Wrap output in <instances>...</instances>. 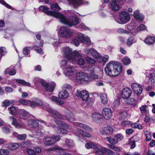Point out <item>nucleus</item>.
Segmentation results:
<instances>
[{
    "label": "nucleus",
    "mask_w": 155,
    "mask_h": 155,
    "mask_svg": "<svg viewBox=\"0 0 155 155\" xmlns=\"http://www.w3.org/2000/svg\"><path fill=\"white\" fill-rule=\"evenodd\" d=\"M39 9L48 15L58 19L61 23L69 27L75 26L79 23V19L76 16H71L69 18H67L60 13L49 10L48 8L42 5L40 6Z\"/></svg>",
    "instance_id": "f257e3e1"
},
{
    "label": "nucleus",
    "mask_w": 155,
    "mask_h": 155,
    "mask_svg": "<svg viewBox=\"0 0 155 155\" xmlns=\"http://www.w3.org/2000/svg\"><path fill=\"white\" fill-rule=\"evenodd\" d=\"M122 70V66L119 62L113 61L109 62L104 68L105 73L110 77L117 76Z\"/></svg>",
    "instance_id": "f03ea898"
},
{
    "label": "nucleus",
    "mask_w": 155,
    "mask_h": 155,
    "mask_svg": "<svg viewBox=\"0 0 155 155\" xmlns=\"http://www.w3.org/2000/svg\"><path fill=\"white\" fill-rule=\"evenodd\" d=\"M38 121L41 123H43L48 127H53L55 128V130L57 131L58 133L60 134H66L68 133V131L66 129L68 128V125L67 124L60 120H55V122L61 127V128H59L58 126L55 127V126H53L51 123H47L46 122L43 120H38Z\"/></svg>",
    "instance_id": "7ed1b4c3"
},
{
    "label": "nucleus",
    "mask_w": 155,
    "mask_h": 155,
    "mask_svg": "<svg viewBox=\"0 0 155 155\" xmlns=\"http://www.w3.org/2000/svg\"><path fill=\"white\" fill-rule=\"evenodd\" d=\"M66 118L70 122L73 123L74 126H77L88 131L91 132L92 131V128L86 124L79 122H74L75 120L74 115L72 113H70L69 115H67Z\"/></svg>",
    "instance_id": "20e7f679"
},
{
    "label": "nucleus",
    "mask_w": 155,
    "mask_h": 155,
    "mask_svg": "<svg viewBox=\"0 0 155 155\" xmlns=\"http://www.w3.org/2000/svg\"><path fill=\"white\" fill-rule=\"evenodd\" d=\"M96 145L97 148H94V151L97 155H103L102 151H104L105 154L107 155H120L118 153L114 152L110 150L103 147L99 144H96Z\"/></svg>",
    "instance_id": "39448f33"
},
{
    "label": "nucleus",
    "mask_w": 155,
    "mask_h": 155,
    "mask_svg": "<svg viewBox=\"0 0 155 155\" xmlns=\"http://www.w3.org/2000/svg\"><path fill=\"white\" fill-rule=\"evenodd\" d=\"M59 33L62 37L69 38L72 36L74 31L66 26H62L60 29Z\"/></svg>",
    "instance_id": "423d86ee"
},
{
    "label": "nucleus",
    "mask_w": 155,
    "mask_h": 155,
    "mask_svg": "<svg viewBox=\"0 0 155 155\" xmlns=\"http://www.w3.org/2000/svg\"><path fill=\"white\" fill-rule=\"evenodd\" d=\"M74 58L71 59V62L75 64L77 63L80 65H83L85 63V60L82 57V55L79 51L77 50L74 51L73 53Z\"/></svg>",
    "instance_id": "0eeeda50"
},
{
    "label": "nucleus",
    "mask_w": 155,
    "mask_h": 155,
    "mask_svg": "<svg viewBox=\"0 0 155 155\" xmlns=\"http://www.w3.org/2000/svg\"><path fill=\"white\" fill-rule=\"evenodd\" d=\"M76 80L79 83L85 84L89 81V78L85 72H79L77 74Z\"/></svg>",
    "instance_id": "6e6552de"
},
{
    "label": "nucleus",
    "mask_w": 155,
    "mask_h": 155,
    "mask_svg": "<svg viewBox=\"0 0 155 155\" xmlns=\"http://www.w3.org/2000/svg\"><path fill=\"white\" fill-rule=\"evenodd\" d=\"M120 20L121 22L116 21L119 24H125L128 22L130 19L129 15L126 11L122 12L120 15Z\"/></svg>",
    "instance_id": "1a4fd4ad"
},
{
    "label": "nucleus",
    "mask_w": 155,
    "mask_h": 155,
    "mask_svg": "<svg viewBox=\"0 0 155 155\" xmlns=\"http://www.w3.org/2000/svg\"><path fill=\"white\" fill-rule=\"evenodd\" d=\"M75 95L77 97L81 98L83 101H88L89 97L88 92L86 90H83L81 91L77 90Z\"/></svg>",
    "instance_id": "9d476101"
},
{
    "label": "nucleus",
    "mask_w": 155,
    "mask_h": 155,
    "mask_svg": "<svg viewBox=\"0 0 155 155\" xmlns=\"http://www.w3.org/2000/svg\"><path fill=\"white\" fill-rule=\"evenodd\" d=\"M62 52L64 56L67 58L71 62V59L74 57L73 55L74 51L72 52V50L71 48L68 47H66L63 49Z\"/></svg>",
    "instance_id": "9b49d317"
},
{
    "label": "nucleus",
    "mask_w": 155,
    "mask_h": 155,
    "mask_svg": "<svg viewBox=\"0 0 155 155\" xmlns=\"http://www.w3.org/2000/svg\"><path fill=\"white\" fill-rule=\"evenodd\" d=\"M49 113L51 114V115L55 119L61 120L62 119V115L58 111L52 110L50 107H46L45 109Z\"/></svg>",
    "instance_id": "f8f14e48"
},
{
    "label": "nucleus",
    "mask_w": 155,
    "mask_h": 155,
    "mask_svg": "<svg viewBox=\"0 0 155 155\" xmlns=\"http://www.w3.org/2000/svg\"><path fill=\"white\" fill-rule=\"evenodd\" d=\"M102 114L103 117L106 120L110 119L112 116V110L108 107L104 108L102 110Z\"/></svg>",
    "instance_id": "ddd939ff"
},
{
    "label": "nucleus",
    "mask_w": 155,
    "mask_h": 155,
    "mask_svg": "<svg viewBox=\"0 0 155 155\" xmlns=\"http://www.w3.org/2000/svg\"><path fill=\"white\" fill-rule=\"evenodd\" d=\"M113 128L109 126L104 127L101 128L100 130L101 134L105 135H109L113 133Z\"/></svg>",
    "instance_id": "4468645a"
},
{
    "label": "nucleus",
    "mask_w": 155,
    "mask_h": 155,
    "mask_svg": "<svg viewBox=\"0 0 155 155\" xmlns=\"http://www.w3.org/2000/svg\"><path fill=\"white\" fill-rule=\"evenodd\" d=\"M131 93V91L128 88H124L121 92V97L124 99H127L130 96Z\"/></svg>",
    "instance_id": "2eb2a0df"
},
{
    "label": "nucleus",
    "mask_w": 155,
    "mask_h": 155,
    "mask_svg": "<svg viewBox=\"0 0 155 155\" xmlns=\"http://www.w3.org/2000/svg\"><path fill=\"white\" fill-rule=\"evenodd\" d=\"M85 52L86 54L89 55H91L96 58H100L101 56L96 51L93 49H86Z\"/></svg>",
    "instance_id": "dca6fc26"
},
{
    "label": "nucleus",
    "mask_w": 155,
    "mask_h": 155,
    "mask_svg": "<svg viewBox=\"0 0 155 155\" xmlns=\"http://www.w3.org/2000/svg\"><path fill=\"white\" fill-rule=\"evenodd\" d=\"M69 2L70 5L73 6L74 8L77 7L82 4H87L88 2H83L82 0H69Z\"/></svg>",
    "instance_id": "f3484780"
},
{
    "label": "nucleus",
    "mask_w": 155,
    "mask_h": 155,
    "mask_svg": "<svg viewBox=\"0 0 155 155\" xmlns=\"http://www.w3.org/2000/svg\"><path fill=\"white\" fill-rule=\"evenodd\" d=\"M63 69L64 72L65 74L67 76H68L72 73L75 70L74 67L73 66L68 65L64 67Z\"/></svg>",
    "instance_id": "a211bd4d"
},
{
    "label": "nucleus",
    "mask_w": 155,
    "mask_h": 155,
    "mask_svg": "<svg viewBox=\"0 0 155 155\" xmlns=\"http://www.w3.org/2000/svg\"><path fill=\"white\" fill-rule=\"evenodd\" d=\"M88 74L89 80V79L91 80H96L100 79V77L95 74L93 69H89Z\"/></svg>",
    "instance_id": "6ab92c4d"
},
{
    "label": "nucleus",
    "mask_w": 155,
    "mask_h": 155,
    "mask_svg": "<svg viewBox=\"0 0 155 155\" xmlns=\"http://www.w3.org/2000/svg\"><path fill=\"white\" fill-rule=\"evenodd\" d=\"M43 143L47 146H50L54 144V142L53 138L51 137H45L43 140Z\"/></svg>",
    "instance_id": "aec40b11"
},
{
    "label": "nucleus",
    "mask_w": 155,
    "mask_h": 155,
    "mask_svg": "<svg viewBox=\"0 0 155 155\" xmlns=\"http://www.w3.org/2000/svg\"><path fill=\"white\" fill-rule=\"evenodd\" d=\"M30 106L32 108H35L38 106H42L43 103L40 99H37L34 101H29Z\"/></svg>",
    "instance_id": "412c9836"
},
{
    "label": "nucleus",
    "mask_w": 155,
    "mask_h": 155,
    "mask_svg": "<svg viewBox=\"0 0 155 155\" xmlns=\"http://www.w3.org/2000/svg\"><path fill=\"white\" fill-rule=\"evenodd\" d=\"M55 86V84L54 82H52L50 84H48L46 82V84L43 86L47 91L50 92L54 90Z\"/></svg>",
    "instance_id": "4be33fe9"
},
{
    "label": "nucleus",
    "mask_w": 155,
    "mask_h": 155,
    "mask_svg": "<svg viewBox=\"0 0 155 155\" xmlns=\"http://www.w3.org/2000/svg\"><path fill=\"white\" fill-rule=\"evenodd\" d=\"M27 124L28 125H31L32 126L34 130L37 129V127L39 125L38 123L36 120H34L31 119H29L27 120Z\"/></svg>",
    "instance_id": "5701e85b"
},
{
    "label": "nucleus",
    "mask_w": 155,
    "mask_h": 155,
    "mask_svg": "<svg viewBox=\"0 0 155 155\" xmlns=\"http://www.w3.org/2000/svg\"><path fill=\"white\" fill-rule=\"evenodd\" d=\"M155 41V38L153 37H148L146 38L144 41L145 43L149 45L153 44Z\"/></svg>",
    "instance_id": "b1692460"
},
{
    "label": "nucleus",
    "mask_w": 155,
    "mask_h": 155,
    "mask_svg": "<svg viewBox=\"0 0 155 155\" xmlns=\"http://www.w3.org/2000/svg\"><path fill=\"white\" fill-rule=\"evenodd\" d=\"M59 95V97L61 98L64 99L67 98L68 97L69 94L67 90H64L60 93Z\"/></svg>",
    "instance_id": "393cba45"
},
{
    "label": "nucleus",
    "mask_w": 155,
    "mask_h": 155,
    "mask_svg": "<svg viewBox=\"0 0 155 155\" xmlns=\"http://www.w3.org/2000/svg\"><path fill=\"white\" fill-rule=\"evenodd\" d=\"M100 99L102 103L106 104L107 102V95L105 93H102L101 94Z\"/></svg>",
    "instance_id": "a878e982"
},
{
    "label": "nucleus",
    "mask_w": 155,
    "mask_h": 155,
    "mask_svg": "<svg viewBox=\"0 0 155 155\" xmlns=\"http://www.w3.org/2000/svg\"><path fill=\"white\" fill-rule=\"evenodd\" d=\"M92 118L95 121L99 120L102 118V116L101 114L98 112H95L92 115Z\"/></svg>",
    "instance_id": "bb28decb"
},
{
    "label": "nucleus",
    "mask_w": 155,
    "mask_h": 155,
    "mask_svg": "<svg viewBox=\"0 0 155 155\" xmlns=\"http://www.w3.org/2000/svg\"><path fill=\"white\" fill-rule=\"evenodd\" d=\"M34 81L35 85H38L40 83L43 86L46 84V82L44 80L38 78H35L34 79Z\"/></svg>",
    "instance_id": "cd10ccee"
},
{
    "label": "nucleus",
    "mask_w": 155,
    "mask_h": 155,
    "mask_svg": "<svg viewBox=\"0 0 155 155\" xmlns=\"http://www.w3.org/2000/svg\"><path fill=\"white\" fill-rule=\"evenodd\" d=\"M19 147L18 143H9L8 144V148L11 150H16Z\"/></svg>",
    "instance_id": "c85d7f7f"
},
{
    "label": "nucleus",
    "mask_w": 155,
    "mask_h": 155,
    "mask_svg": "<svg viewBox=\"0 0 155 155\" xmlns=\"http://www.w3.org/2000/svg\"><path fill=\"white\" fill-rule=\"evenodd\" d=\"M65 143L67 146L71 148H73L75 146V144L73 140L71 139H66Z\"/></svg>",
    "instance_id": "c756f323"
},
{
    "label": "nucleus",
    "mask_w": 155,
    "mask_h": 155,
    "mask_svg": "<svg viewBox=\"0 0 155 155\" xmlns=\"http://www.w3.org/2000/svg\"><path fill=\"white\" fill-rule=\"evenodd\" d=\"M15 81L16 82L24 86H30L31 85V84L29 82H27L22 79H16Z\"/></svg>",
    "instance_id": "7c9ffc66"
},
{
    "label": "nucleus",
    "mask_w": 155,
    "mask_h": 155,
    "mask_svg": "<svg viewBox=\"0 0 155 155\" xmlns=\"http://www.w3.org/2000/svg\"><path fill=\"white\" fill-rule=\"evenodd\" d=\"M106 140L110 143L111 144H115L118 143L116 138L111 137H107Z\"/></svg>",
    "instance_id": "2f4dec72"
},
{
    "label": "nucleus",
    "mask_w": 155,
    "mask_h": 155,
    "mask_svg": "<svg viewBox=\"0 0 155 155\" xmlns=\"http://www.w3.org/2000/svg\"><path fill=\"white\" fill-rule=\"evenodd\" d=\"M85 147L87 149H90L91 148H97L96 145L92 142L89 141L87 142L85 145Z\"/></svg>",
    "instance_id": "473e14b6"
},
{
    "label": "nucleus",
    "mask_w": 155,
    "mask_h": 155,
    "mask_svg": "<svg viewBox=\"0 0 155 155\" xmlns=\"http://www.w3.org/2000/svg\"><path fill=\"white\" fill-rule=\"evenodd\" d=\"M144 18V15L140 13L139 10L136 11V20L142 21Z\"/></svg>",
    "instance_id": "72a5a7b5"
},
{
    "label": "nucleus",
    "mask_w": 155,
    "mask_h": 155,
    "mask_svg": "<svg viewBox=\"0 0 155 155\" xmlns=\"http://www.w3.org/2000/svg\"><path fill=\"white\" fill-rule=\"evenodd\" d=\"M136 137L135 136H133L130 139L129 145L131 146V149L134 148L135 146Z\"/></svg>",
    "instance_id": "f704fd0d"
},
{
    "label": "nucleus",
    "mask_w": 155,
    "mask_h": 155,
    "mask_svg": "<svg viewBox=\"0 0 155 155\" xmlns=\"http://www.w3.org/2000/svg\"><path fill=\"white\" fill-rule=\"evenodd\" d=\"M31 131L32 133L34 134V135H41L44 134V132L41 130V128H38V129H36L35 130H31Z\"/></svg>",
    "instance_id": "c9c22d12"
},
{
    "label": "nucleus",
    "mask_w": 155,
    "mask_h": 155,
    "mask_svg": "<svg viewBox=\"0 0 155 155\" xmlns=\"http://www.w3.org/2000/svg\"><path fill=\"white\" fill-rule=\"evenodd\" d=\"M9 113L13 115H16V109L15 107H11L8 108Z\"/></svg>",
    "instance_id": "e433bc0d"
},
{
    "label": "nucleus",
    "mask_w": 155,
    "mask_h": 155,
    "mask_svg": "<svg viewBox=\"0 0 155 155\" xmlns=\"http://www.w3.org/2000/svg\"><path fill=\"white\" fill-rule=\"evenodd\" d=\"M122 61L123 63L125 65H127L130 63V60L127 57H125L122 59Z\"/></svg>",
    "instance_id": "4c0bfd02"
},
{
    "label": "nucleus",
    "mask_w": 155,
    "mask_h": 155,
    "mask_svg": "<svg viewBox=\"0 0 155 155\" xmlns=\"http://www.w3.org/2000/svg\"><path fill=\"white\" fill-rule=\"evenodd\" d=\"M136 94L139 95L142 93L143 88L139 84H136Z\"/></svg>",
    "instance_id": "58836bf2"
},
{
    "label": "nucleus",
    "mask_w": 155,
    "mask_h": 155,
    "mask_svg": "<svg viewBox=\"0 0 155 155\" xmlns=\"http://www.w3.org/2000/svg\"><path fill=\"white\" fill-rule=\"evenodd\" d=\"M115 137L118 143L119 141L122 140L124 139V136L121 134L120 133L116 135L115 136Z\"/></svg>",
    "instance_id": "ea45409f"
},
{
    "label": "nucleus",
    "mask_w": 155,
    "mask_h": 155,
    "mask_svg": "<svg viewBox=\"0 0 155 155\" xmlns=\"http://www.w3.org/2000/svg\"><path fill=\"white\" fill-rule=\"evenodd\" d=\"M50 7L54 11H58L60 10L61 9L60 8L56 3L51 5Z\"/></svg>",
    "instance_id": "a19ab883"
},
{
    "label": "nucleus",
    "mask_w": 155,
    "mask_h": 155,
    "mask_svg": "<svg viewBox=\"0 0 155 155\" xmlns=\"http://www.w3.org/2000/svg\"><path fill=\"white\" fill-rule=\"evenodd\" d=\"M83 130L81 129H78L77 130L74 131V134L76 136L78 137H82Z\"/></svg>",
    "instance_id": "79ce46f5"
},
{
    "label": "nucleus",
    "mask_w": 155,
    "mask_h": 155,
    "mask_svg": "<svg viewBox=\"0 0 155 155\" xmlns=\"http://www.w3.org/2000/svg\"><path fill=\"white\" fill-rule=\"evenodd\" d=\"M144 134L146 136L147 141H150L151 139V135L150 133L148 131H146L144 132Z\"/></svg>",
    "instance_id": "37998d69"
},
{
    "label": "nucleus",
    "mask_w": 155,
    "mask_h": 155,
    "mask_svg": "<svg viewBox=\"0 0 155 155\" xmlns=\"http://www.w3.org/2000/svg\"><path fill=\"white\" fill-rule=\"evenodd\" d=\"M85 59L86 60L89 64H94L96 63V61L88 57H86Z\"/></svg>",
    "instance_id": "c03bdc74"
},
{
    "label": "nucleus",
    "mask_w": 155,
    "mask_h": 155,
    "mask_svg": "<svg viewBox=\"0 0 155 155\" xmlns=\"http://www.w3.org/2000/svg\"><path fill=\"white\" fill-rule=\"evenodd\" d=\"M147 107V106L144 105L140 107V110L142 114L144 115L146 114Z\"/></svg>",
    "instance_id": "a18cd8bd"
},
{
    "label": "nucleus",
    "mask_w": 155,
    "mask_h": 155,
    "mask_svg": "<svg viewBox=\"0 0 155 155\" xmlns=\"http://www.w3.org/2000/svg\"><path fill=\"white\" fill-rule=\"evenodd\" d=\"M33 49L36 51L38 52L40 54H43V52L42 49L37 46H34L33 47Z\"/></svg>",
    "instance_id": "49530a36"
},
{
    "label": "nucleus",
    "mask_w": 155,
    "mask_h": 155,
    "mask_svg": "<svg viewBox=\"0 0 155 155\" xmlns=\"http://www.w3.org/2000/svg\"><path fill=\"white\" fill-rule=\"evenodd\" d=\"M20 114L22 116L25 117H28L29 115V113L24 110H21Z\"/></svg>",
    "instance_id": "de8ad7c7"
},
{
    "label": "nucleus",
    "mask_w": 155,
    "mask_h": 155,
    "mask_svg": "<svg viewBox=\"0 0 155 155\" xmlns=\"http://www.w3.org/2000/svg\"><path fill=\"white\" fill-rule=\"evenodd\" d=\"M29 101L26 100L20 99L18 100L19 103L24 105H27L28 104V102Z\"/></svg>",
    "instance_id": "09e8293b"
},
{
    "label": "nucleus",
    "mask_w": 155,
    "mask_h": 155,
    "mask_svg": "<svg viewBox=\"0 0 155 155\" xmlns=\"http://www.w3.org/2000/svg\"><path fill=\"white\" fill-rule=\"evenodd\" d=\"M53 139L54 140V144L56 142L59 141L61 140V137L59 135H54L52 136Z\"/></svg>",
    "instance_id": "8fccbe9b"
},
{
    "label": "nucleus",
    "mask_w": 155,
    "mask_h": 155,
    "mask_svg": "<svg viewBox=\"0 0 155 155\" xmlns=\"http://www.w3.org/2000/svg\"><path fill=\"white\" fill-rule=\"evenodd\" d=\"M135 99L134 97V98H131L129 99H127L126 101V103L130 105L132 104L135 103Z\"/></svg>",
    "instance_id": "3c124183"
},
{
    "label": "nucleus",
    "mask_w": 155,
    "mask_h": 155,
    "mask_svg": "<svg viewBox=\"0 0 155 155\" xmlns=\"http://www.w3.org/2000/svg\"><path fill=\"white\" fill-rule=\"evenodd\" d=\"M145 29L146 27L145 25H141L137 27V32H140Z\"/></svg>",
    "instance_id": "603ef678"
},
{
    "label": "nucleus",
    "mask_w": 155,
    "mask_h": 155,
    "mask_svg": "<svg viewBox=\"0 0 155 155\" xmlns=\"http://www.w3.org/2000/svg\"><path fill=\"white\" fill-rule=\"evenodd\" d=\"M146 83L149 84H152L154 83V80H151L150 79L149 77H147L145 80Z\"/></svg>",
    "instance_id": "864d4df0"
},
{
    "label": "nucleus",
    "mask_w": 155,
    "mask_h": 155,
    "mask_svg": "<svg viewBox=\"0 0 155 155\" xmlns=\"http://www.w3.org/2000/svg\"><path fill=\"white\" fill-rule=\"evenodd\" d=\"M30 47H25L24 48L23 50V52L24 54L25 55H28L29 53V48Z\"/></svg>",
    "instance_id": "5fc2aeb1"
},
{
    "label": "nucleus",
    "mask_w": 155,
    "mask_h": 155,
    "mask_svg": "<svg viewBox=\"0 0 155 155\" xmlns=\"http://www.w3.org/2000/svg\"><path fill=\"white\" fill-rule=\"evenodd\" d=\"M26 137L27 136L26 134H20L17 135V138L18 139L24 140L26 138Z\"/></svg>",
    "instance_id": "6e6d98bb"
},
{
    "label": "nucleus",
    "mask_w": 155,
    "mask_h": 155,
    "mask_svg": "<svg viewBox=\"0 0 155 155\" xmlns=\"http://www.w3.org/2000/svg\"><path fill=\"white\" fill-rule=\"evenodd\" d=\"M10 105V101L8 100H6L3 101L2 106V107H7Z\"/></svg>",
    "instance_id": "4d7b16f0"
},
{
    "label": "nucleus",
    "mask_w": 155,
    "mask_h": 155,
    "mask_svg": "<svg viewBox=\"0 0 155 155\" xmlns=\"http://www.w3.org/2000/svg\"><path fill=\"white\" fill-rule=\"evenodd\" d=\"M77 37L79 39L80 41L82 42L83 40H84V38L85 37L83 34L81 33H80L78 34V35L77 36Z\"/></svg>",
    "instance_id": "13d9d810"
},
{
    "label": "nucleus",
    "mask_w": 155,
    "mask_h": 155,
    "mask_svg": "<svg viewBox=\"0 0 155 155\" xmlns=\"http://www.w3.org/2000/svg\"><path fill=\"white\" fill-rule=\"evenodd\" d=\"M8 152L7 150L2 149L0 150V154L1 155H8Z\"/></svg>",
    "instance_id": "bf43d9fd"
},
{
    "label": "nucleus",
    "mask_w": 155,
    "mask_h": 155,
    "mask_svg": "<svg viewBox=\"0 0 155 155\" xmlns=\"http://www.w3.org/2000/svg\"><path fill=\"white\" fill-rule=\"evenodd\" d=\"M121 124L123 126L128 127L130 126V122L129 121L124 120L121 123Z\"/></svg>",
    "instance_id": "052dcab7"
},
{
    "label": "nucleus",
    "mask_w": 155,
    "mask_h": 155,
    "mask_svg": "<svg viewBox=\"0 0 155 155\" xmlns=\"http://www.w3.org/2000/svg\"><path fill=\"white\" fill-rule=\"evenodd\" d=\"M79 40H78L75 38H74L72 40V43L75 46H78L79 45L80 41Z\"/></svg>",
    "instance_id": "680f3d73"
},
{
    "label": "nucleus",
    "mask_w": 155,
    "mask_h": 155,
    "mask_svg": "<svg viewBox=\"0 0 155 155\" xmlns=\"http://www.w3.org/2000/svg\"><path fill=\"white\" fill-rule=\"evenodd\" d=\"M82 137H91V135L87 132L83 130V134H82Z\"/></svg>",
    "instance_id": "e2e57ef3"
},
{
    "label": "nucleus",
    "mask_w": 155,
    "mask_h": 155,
    "mask_svg": "<svg viewBox=\"0 0 155 155\" xmlns=\"http://www.w3.org/2000/svg\"><path fill=\"white\" fill-rule=\"evenodd\" d=\"M27 151L29 155H36L35 151L31 149H28Z\"/></svg>",
    "instance_id": "0e129e2a"
},
{
    "label": "nucleus",
    "mask_w": 155,
    "mask_h": 155,
    "mask_svg": "<svg viewBox=\"0 0 155 155\" xmlns=\"http://www.w3.org/2000/svg\"><path fill=\"white\" fill-rule=\"evenodd\" d=\"M62 88L63 89L65 90H69L71 89L72 88L71 86L68 84H64L62 87Z\"/></svg>",
    "instance_id": "69168bd1"
},
{
    "label": "nucleus",
    "mask_w": 155,
    "mask_h": 155,
    "mask_svg": "<svg viewBox=\"0 0 155 155\" xmlns=\"http://www.w3.org/2000/svg\"><path fill=\"white\" fill-rule=\"evenodd\" d=\"M0 3L3 5L8 8H12L10 5L7 4L4 0H0Z\"/></svg>",
    "instance_id": "338daca9"
},
{
    "label": "nucleus",
    "mask_w": 155,
    "mask_h": 155,
    "mask_svg": "<svg viewBox=\"0 0 155 155\" xmlns=\"http://www.w3.org/2000/svg\"><path fill=\"white\" fill-rule=\"evenodd\" d=\"M68 64V61H67L65 60H62L60 62V65L61 67L66 66L67 64Z\"/></svg>",
    "instance_id": "774afa93"
}]
</instances>
